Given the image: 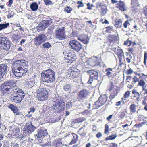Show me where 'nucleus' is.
<instances>
[{
    "mask_svg": "<svg viewBox=\"0 0 147 147\" xmlns=\"http://www.w3.org/2000/svg\"><path fill=\"white\" fill-rule=\"evenodd\" d=\"M9 24L7 23L5 24H0V31L7 28L9 26Z\"/></svg>",
    "mask_w": 147,
    "mask_h": 147,
    "instance_id": "79ce46f5",
    "label": "nucleus"
},
{
    "mask_svg": "<svg viewBox=\"0 0 147 147\" xmlns=\"http://www.w3.org/2000/svg\"><path fill=\"white\" fill-rule=\"evenodd\" d=\"M102 106V105L98 100L95 102L93 105V107L94 109H98L100 107Z\"/></svg>",
    "mask_w": 147,
    "mask_h": 147,
    "instance_id": "a19ab883",
    "label": "nucleus"
},
{
    "mask_svg": "<svg viewBox=\"0 0 147 147\" xmlns=\"http://www.w3.org/2000/svg\"><path fill=\"white\" fill-rule=\"evenodd\" d=\"M125 113L124 112H122L119 113V118L120 119H122L125 117Z\"/></svg>",
    "mask_w": 147,
    "mask_h": 147,
    "instance_id": "69168bd1",
    "label": "nucleus"
},
{
    "mask_svg": "<svg viewBox=\"0 0 147 147\" xmlns=\"http://www.w3.org/2000/svg\"><path fill=\"white\" fill-rule=\"evenodd\" d=\"M15 88H16V87H15ZM14 89L15 90H14L13 92L14 95H18L24 97V93L22 89H17L16 88Z\"/></svg>",
    "mask_w": 147,
    "mask_h": 147,
    "instance_id": "cd10ccee",
    "label": "nucleus"
},
{
    "mask_svg": "<svg viewBox=\"0 0 147 147\" xmlns=\"http://www.w3.org/2000/svg\"><path fill=\"white\" fill-rule=\"evenodd\" d=\"M35 84L34 81L32 80L27 81L25 82V85L26 87L28 88H31Z\"/></svg>",
    "mask_w": 147,
    "mask_h": 147,
    "instance_id": "2f4dec72",
    "label": "nucleus"
},
{
    "mask_svg": "<svg viewBox=\"0 0 147 147\" xmlns=\"http://www.w3.org/2000/svg\"><path fill=\"white\" fill-rule=\"evenodd\" d=\"M87 131L83 127L80 128L78 131V134L82 137H85Z\"/></svg>",
    "mask_w": 147,
    "mask_h": 147,
    "instance_id": "473e14b6",
    "label": "nucleus"
},
{
    "mask_svg": "<svg viewBox=\"0 0 147 147\" xmlns=\"http://www.w3.org/2000/svg\"><path fill=\"white\" fill-rule=\"evenodd\" d=\"M118 89H114L111 92L109 96V98L111 101L114 99L118 94Z\"/></svg>",
    "mask_w": 147,
    "mask_h": 147,
    "instance_id": "c756f323",
    "label": "nucleus"
},
{
    "mask_svg": "<svg viewBox=\"0 0 147 147\" xmlns=\"http://www.w3.org/2000/svg\"><path fill=\"white\" fill-rule=\"evenodd\" d=\"M8 107L13 111L14 114L17 115L19 114L18 109L16 106H14L12 104H10L8 105Z\"/></svg>",
    "mask_w": 147,
    "mask_h": 147,
    "instance_id": "bb28decb",
    "label": "nucleus"
},
{
    "mask_svg": "<svg viewBox=\"0 0 147 147\" xmlns=\"http://www.w3.org/2000/svg\"><path fill=\"white\" fill-rule=\"evenodd\" d=\"M52 23L51 19L43 20L37 27V29L38 31H42Z\"/></svg>",
    "mask_w": 147,
    "mask_h": 147,
    "instance_id": "9b49d317",
    "label": "nucleus"
},
{
    "mask_svg": "<svg viewBox=\"0 0 147 147\" xmlns=\"http://www.w3.org/2000/svg\"><path fill=\"white\" fill-rule=\"evenodd\" d=\"M129 97V91L128 90L126 92L124 95V97L121 98L122 100L124 101V100H126V98Z\"/></svg>",
    "mask_w": 147,
    "mask_h": 147,
    "instance_id": "6e6d98bb",
    "label": "nucleus"
},
{
    "mask_svg": "<svg viewBox=\"0 0 147 147\" xmlns=\"http://www.w3.org/2000/svg\"><path fill=\"white\" fill-rule=\"evenodd\" d=\"M112 69L110 68H109L106 69L105 72H106V75L108 76H110L112 74L111 71H112Z\"/></svg>",
    "mask_w": 147,
    "mask_h": 147,
    "instance_id": "de8ad7c7",
    "label": "nucleus"
},
{
    "mask_svg": "<svg viewBox=\"0 0 147 147\" xmlns=\"http://www.w3.org/2000/svg\"><path fill=\"white\" fill-rule=\"evenodd\" d=\"M115 22L114 24V26L115 27L120 28L122 25V21L121 19L117 20L116 19Z\"/></svg>",
    "mask_w": 147,
    "mask_h": 147,
    "instance_id": "e433bc0d",
    "label": "nucleus"
},
{
    "mask_svg": "<svg viewBox=\"0 0 147 147\" xmlns=\"http://www.w3.org/2000/svg\"><path fill=\"white\" fill-rule=\"evenodd\" d=\"M116 53L118 55V58L119 59V66L121 67L122 65L123 64V63L121 62L122 58L123 57V51L122 49H118L116 51Z\"/></svg>",
    "mask_w": 147,
    "mask_h": 147,
    "instance_id": "5701e85b",
    "label": "nucleus"
},
{
    "mask_svg": "<svg viewBox=\"0 0 147 147\" xmlns=\"http://www.w3.org/2000/svg\"><path fill=\"white\" fill-rule=\"evenodd\" d=\"M64 54V58L68 61H67V63H71L73 61L76 59V53L73 51L69 52L67 53L66 51L63 52Z\"/></svg>",
    "mask_w": 147,
    "mask_h": 147,
    "instance_id": "6e6552de",
    "label": "nucleus"
},
{
    "mask_svg": "<svg viewBox=\"0 0 147 147\" xmlns=\"http://www.w3.org/2000/svg\"><path fill=\"white\" fill-rule=\"evenodd\" d=\"M47 38L44 34L38 35L34 38V43L36 46H39L46 41Z\"/></svg>",
    "mask_w": 147,
    "mask_h": 147,
    "instance_id": "ddd939ff",
    "label": "nucleus"
},
{
    "mask_svg": "<svg viewBox=\"0 0 147 147\" xmlns=\"http://www.w3.org/2000/svg\"><path fill=\"white\" fill-rule=\"evenodd\" d=\"M28 71V69H12L13 74L16 77L20 78L23 75L26 73Z\"/></svg>",
    "mask_w": 147,
    "mask_h": 147,
    "instance_id": "dca6fc26",
    "label": "nucleus"
},
{
    "mask_svg": "<svg viewBox=\"0 0 147 147\" xmlns=\"http://www.w3.org/2000/svg\"><path fill=\"white\" fill-rule=\"evenodd\" d=\"M24 98V97L14 95V96L12 98V100L16 103H19Z\"/></svg>",
    "mask_w": 147,
    "mask_h": 147,
    "instance_id": "b1692460",
    "label": "nucleus"
},
{
    "mask_svg": "<svg viewBox=\"0 0 147 147\" xmlns=\"http://www.w3.org/2000/svg\"><path fill=\"white\" fill-rule=\"evenodd\" d=\"M87 73L90 76L89 80L87 82L88 84H91L93 80H97L98 74L97 71L92 69L88 71Z\"/></svg>",
    "mask_w": 147,
    "mask_h": 147,
    "instance_id": "9d476101",
    "label": "nucleus"
},
{
    "mask_svg": "<svg viewBox=\"0 0 147 147\" xmlns=\"http://www.w3.org/2000/svg\"><path fill=\"white\" fill-rule=\"evenodd\" d=\"M73 10V8L70 6H67L65 7L64 9V11L67 13H70Z\"/></svg>",
    "mask_w": 147,
    "mask_h": 147,
    "instance_id": "a18cd8bd",
    "label": "nucleus"
},
{
    "mask_svg": "<svg viewBox=\"0 0 147 147\" xmlns=\"http://www.w3.org/2000/svg\"><path fill=\"white\" fill-rule=\"evenodd\" d=\"M115 86L112 82H111L107 86V91H111L114 88Z\"/></svg>",
    "mask_w": 147,
    "mask_h": 147,
    "instance_id": "58836bf2",
    "label": "nucleus"
},
{
    "mask_svg": "<svg viewBox=\"0 0 147 147\" xmlns=\"http://www.w3.org/2000/svg\"><path fill=\"white\" fill-rule=\"evenodd\" d=\"M88 63L89 65L94 67L100 65V63L97 61V58H89L88 61Z\"/></svg>",
    "mask_w": 147,
    "mask_h": 147,
    "instance_id": "6ab92c4d",
    "label": "nucleus"
},
{
    "mask_svg": "<svg viewBox=\"0 0 147 147\" xmlns=\"http://www.w3.org/2000/svg\"><path fill=\"white\" fill-rule=\"evenodd\" d=\"M115 7L118 9L119 10L122 11H125L126 9L124 2L120 0L118 3L116 4Z\"/></svg>",
    "mask_w": 147,
    "mask_h": 147,
    "instance_id": "412c9836",
    "label": "nucleus"
},
{
    "mask_svg": "<svg viewBox=\"0 0 147 147\" xmlns=\"http://www.w3.org/2000/svg\"><path fill=\"white\" fill-rule=\"evenodd\" d=\"M119 40V38L118 34H109L107 38V42L110 45H113Z\"/></svg>",
    "mask_w": 147,
    "mask_h": 147,
    "instance_id": "2eb2a0df",
    "label": "nucleus"
},
{
    "mask_svg": "<svg viewBox=\"0 0 147 147\" xmlns=\"http://www.w3.org/2000/svg\"><path fill=\"white\" fill-rule=\"evenodd\" d=\"M62 146V144L61 143L55 141L52 142V146H54V147H61Z\"/></svg>",
    "mask_w": 147,
    "mask_h": 147,
    "instance_id": "37998d69",
    "label": "nucleus"
},
{
    "mask_svg": "<svg viewBox=\"0 0 147 147\" xmlns=\"http://www.w3.org/2000/svg\"><path fill=\"white\" fill-rule=\"evenodd\" d=\"M48 96V92L45 88H40L36 91V98L38 101L46 100Z\"/></svg>",
    "mask_w": 147,
    "mask_h": 147,
    "instance_id": "20e7f679",
    "label": "nucleus"
},
{
    "mask_svg": "<svg viewBox=\"0 0 147 147\" xmlns=\"http://www.w3.org/2000/svg\"><path fill=\"white\" fill-rule=\"evenodd\" d=\"M35 110V109L34 107H32L29 109V110L28 111V114H30L31 113H33Z\"/></svg>",
    "mask_w": 147,
    "mask_h": 147,
    "instance_id": "338daca9",
    "label": "nucleus"
},
{
    "mask_svg": "<svg viewBox=\"0 0 147 147\" xmlns=\"http://www.w3.org/2000/svg\"><path fill=\"white\" fill-rule=\"evenodd\" d=\"M89 94V91L86 89H83L79 91L77 94V100L81 102L86 99Z\"/></svg>",
    "mask_w": 147,
    "mask_h": 147,
    "instance_id": "1a4fd4ad",
    "label": "nucleus"
},
{
    "mask_svg": "<svg viewBox=\"0 0 147 147\" xmlns=\"http://www.w3.org/2000/svg\"><path fill=\"white\" fill-rule=\"evenodd\" d=\"M48 134L47 130L40 129L39 130L36 136L38 138H41L42 137H44Z\"/></svg>",
    "mask_w": 147,
    "mask_h": 147,
    "instance_id": "393cba45",
    "label": "nucleus"
},
{
    "mask_svg": "<svg viewBox=\"0 0 147 147\" xmlns=\"http://www.w3.org/2000/svg\"><path fill=\"white\" fill-rule=\"evenodd\" d=\"M142 12L145 16L147 17V6H146L143 8Z\"/></svg>",
    "mask_w": 147,
    "mask_h": 147,
    "instance_id": "e2e57ef3",
    "label": "nucleus"
},
{
    "mask_svg": "<svg viewBox=\"0 0 147 147\" xmlns=\"http://www.w3.org/2000/svg\"><path fill=\"white\" fill-rule=\"evenodd\" d=\"M138 120L140 121H144L145 119V117L143 115H139L138 116Z\"/></svg>",
    "mask_w": 147,
    "mask_h": 147,
    "instance_id": "052dcab7",
    "label": "nucleus"
},
{
    "mask_svg": "<svg viewBox=\"0 0 147 147\" xmlns=\"http://www.w3.org/2000/svg\"><path fill=\"white\" fill-rule=\"evenodd\" d=\"M106 32L107 33H111L113 31V27L112 26H109L106 27Z\"/></svg>",
    "mask_w": 147,
    "mask_h": 147,
    "instance_id": "603ef678",
    "label": "nucleus"
},
{
    "mask_svg": "<svg viewBox=\"0 0 147 147\" xmlns=\"http://www.w3.org/2000/svg\"><path fill=\"white\" fill-rule=\"evenodd\" d=\"M45 4L46 5H49L53 4L54 3H52L50 0H43Z\"/></svg>",
    "mask_w": 147,
    "mask_h": 147,
    "instance_id": "4d7b16f0",
    "label": "nucleus"
},
{
    "mask_svg": "<svg viewBox=\"0 0 147 147\" xmlns=\"http://www.w3.org/2000/svg\"><path fill=\"white\" fill-rule=\"evenodd\" d=\"M131 4V8L134 11L139 6V3L137 0H132Z\"/></svg>",
    "mask_w": 147,
    "mask_h": 147,
    "instance_id": "c85d7f7f",
    "label": "nucleus"
},
{
    "mask_svg": "<svg viewBox=\"0 0 147 147\" xmlns=\"http://www.w3.org/2000/svg\"><path fill=\"white\" fill-rule=\"evenodd\" d=\"M140 78H141V80H142L143 81H147V75H145L143 74L141 76H140Z\"/></svg>",
    "mask_w": 147,
    "mask_h": 147,
    "instance_id": "13d9d810",
    "label": "nucleus"
},
{
    "mask_svg": "<svg viewBox=\"0 0 147 147\" xmlns=\"http://www.w3.org/2000/svg\"><path fill=\"white\" fill-rule=\"evenodd\" d=\"M11 47V42L6 37H0V48L8 51Z\"/></svg>",
    "mask_w": 147,
    "mask_h": 147,
    "instance_id": "423d86ee",
    "label": "nucleus"
},
{
    "mask_svg": "<svg viewBox=\"0 0 147 147\" xmlns=\"http://www.w3.org/2000/svg\"><path fill=\"white\" fill-rule=\"evenodd\" d=\"M139 81L138 79L136 77V75L129 76V86L130 88L134 86V85Z\"/></svg>",
    "mask_w": 147,
    "mask_h": 147,
    "instance_id": "a211bd4d",
    "label": "nucleus"
},
{
    "mask_svg": "<svg viewBox=\"0 0 147 147\" xmlns=\"http://www.w3.org/2000/svg\"><path fill=\"white\" fill-rule=\"evenodd\" d=\"M15 87H16V82L13 80H9L4 82L1 84L0 90L1 93L4 95L9 92L11 89H14Z\"/></svg>",
    "mask_w": 147,
    "mask_h": 147,
    "instance_id": "f03ea898",
    "label": "nucleus"
},
{
    "mask_svg": "<svg viewBox=\"0 0 147 147\" xmlns=\"http://www.w3.org/2000/svg\"><path fill=\"white\" fill-rule=\"evenodd\" d=\"M145 82L142 80H140L138 83V86H142V88L144 87V86L145 84Z\"/></svg>",
    "mask_w": 147,
    "mask_h": 147,
    "instance_id": "5fc2aeb1",
    "label": "nucleus"
},
{
    "mask_svg": "<svg viewBox=\"0 0 147 147\" xmlns=\"http://www.w3.org/2000/svg\"><path fill=\"white\" fill-rule=\"evenodd\" d=\"M138 75V76L140 75V74L135 72L133 73L132 71V70L131 69H129V76L132 75Z\"/></svg>",
    "mask_w": 147,
    "mask_h": 147,
    "instance_id": "0e129e2a",
    "label": "nucleus"
},
{
    "mask_svg": "<svg viewBox=\"0 0 147 147\" xmlns=\"http://www.w3.org/2000/svg\"><path fill=\"white\" fill-rule=\"evenodd\" d=\"M72 106V103L70 101L68 102L66 104V107L67 109H70Z\"/></svg>",
    "mask_w": 147,
    "mask_h": 147,
    "instance_id": "bf43d9fd",
    "label": "nucleus"
},
{
    "mask_svg": "<svg viewBox=\"0 0 147 147\" xmlns=\"http://www.w3.org/2000/svg\"><path fill=\"white\" fill-rule=\"evenodd\" d=\"M69 44L71 48L77 52H79L82 47V45L78 41L75 40H71Z\"/></svg>",
    "mask_w": 147,
    "mask_h": 147,
    "instance_id": "4468645a",
    "label": "nucleus"
},
{
    "mask_svg": "<svg viewBox=\"0 0 147 147\" xmlns=\"http://www.w3.org/2000/svg\"><path fill=\"white\" fill-rule=\"evenodd\" d=\"M19 36L18 34H13L11 36V38L13 41H17L19 39Z\"/></svg>",
    "mask_w": 147,
    "mask_h": 147,
    "instance_id": "49530a36",
    "label": "nucleus"
},
{
    "mask_svg": "<svg viewBox=\"0 0 147 147\" xmlns=\"http://www.w3.org/2000/svg\"><path fill=\"white\" fill-rule=\"evenodd\" d=\"M35 129V127L32 125H30L27 127L25 129V131L27 134H30L34 131Z\"/></svg>",
    "mask_w": 147,
    "mask_h": 147,
    "instance_id": "7c9ffc66",
    "label": "nucleus"
},
{
    "mask_svg": "<svg viewBox=\"0 0 147 147\" xmlns=\"http://www.w3.org/2000/svg\"><path fill=\"white\" fill-rule=\"evenodd\" d=\"M107 6L105 5H102L100 9V15L104 16L107 13Z\"/></svg>",
    "mask_w": 147,
    "mask_h": 147,
    "instance_id": "72a5a7b5",
    "label": "nucleus"
},
{
    "mask_svg": "<svg viewBox=\"0 0 147 147\" xmlns=\"http://www.w3.org/2000/svg\"><path fill=\"white\" fill-rule=\"evenodd\" d=\"M140 94L138 92L137 90L135 89H133L132 90L131 93L129 92V96H130L131 98L132 99H134L136 98L137 100H138V99L139 98V97H137V96H140Z\"/></svg>",
    "mask_w": 147,
    "mask_h": 147,
    "instance_id": "4be33fe9",
    "label": "nucleus"
},
{
    "mask_svg": "<svg viewBox=\"0 0 147 147\" xmlns=\"http://www.w3.org/2000/svg\"><path fill=\"white\" fill-rule=\"evenodd\" d=\"M136 105L135 104H132L130 106V114H132L133 113L136 112Z\"/></svg>",
    "mask_w": 147,
    "mask_h": 147,
    "instance_id": "ea45409f",
    "label": "nucleus"
},
{
    "mask_svg": "<svg viewBox=\"0 0 147 147\" xmlns=\"http://www.w3.org/2000/svg\"><path fill=\"white\" fill-rule=\"evenodd\" d=\"M86 120V118L84 117H80L78 118L74 119L73 122L75 123H80L83 122Z\"/></svg>",
    "mask_w": 147,
    "mask_h": 147,
    "instance_id": "c9c22d12",
    "label": "nucleus"
},
{
    "mask_svg": "<svg viewBox=\"0 0 147 147\" xmlns=\"http://www.w3.org/2000/svg\"><path fill=\"white\" fill-rule=\"evenodd\" d=\"M142 103L143 105H147V96L144 97Z\"/></svg>",
    "mask_w": 147,
    "mask_h": 147,
    "instance_id": "774afa93",
    "label": "nucleus"
},
{
    "mask_svg": "<svg viewBox=\"0 0 147 147\" xmlns=\"http://www.w3.org/2000/svg\"><path fill=\"white\" fill-rule=\"evenodd\" d=\"M55 36L56 38L60 40H62L65 38V30L64 27L60 28L56 30Z\"/></svg>",
    "mask_w": 147,
    "mask_h": 147,
    "instance_id": "f8f14e48",
    "label": "nucleus"
},
{
    "mask_svg": "<svg viewBox=\"0 0 147 147\" xmlns=\"http://www.w3.org/2000/svg\"><path fill=\"white\" fill-rule=\"evenodd\" d=\"M7 67V66L6 64H3L0 65V80L6 73Z\"/></svg>",
    "mask_w": 147,
    "mask_h": 147,
    "instance_id": "f3484780",
    "label": "nucleus"
},
{
    "mask_svg": "<svg viewBox=\"0 0 147 147\" xmlns=\"http://www.w3.org/2000/svg\"><path fill=\"white\" fill-rule=\"evenodd\" d=\"M104 133L106 134H109V126L107 124L105 125Z\"/></svg>",
    "mask_w": 147,
    "mask_h": 147,
    "instance_id": "680f3d73",
    "label": "nucleus"
},
{
    "mask_svg": "<svg viewBox=\"0 0 147 147\" xmlns=\"http://www.w3.org/2000/svg\"><path fill=\"white\" fill-rule=\"evenodd\" d=\"M80 71L75 67H69L67 71V76L71 80H73L78 76Z\"/></svg>",
    "mask_w": 147,
    "mask_h": 147,
    "instance_id": "0eeeda50",
    "label": "nucleus"
},
{
    "mask_svg": "<svg viewBox=\"0 0 147 147\" xmlns=\"http://www.w3.org/2000/svg\"><path fill=\"white\" fill-rule=\"evenodd\" d=\"M43 48L48 49L51 47V45L48 42H46L43 43L42 45Z\"/></svg>",
    "mask_w": 147,
    "mask_h": 147,
    "instance_id": "09e8293b",
    "label": "nucleus"
},
{
    "mask_svg": "<svg viewBox=\"0 0 147 147\" xmlns=\"http://www.w3.org/2000/svg\"><path fill=\"white\" fill-rule=\"evenodd\" d=\"M144 63L147 67V53L145 52L144 54Z\"/></svg>",
    "mask_w": 147,
    "mask_h": 147,
    "instance_id": "8fccbe9b",
    "label": "nucleus"
},
{
    "mask_svg": "<svg viewBox=\"0 0 147 147\" xmlns=\"http://www.w3.org/2000/svg\"><path fill=\"white\" fill-rule=\"evenodd\" d=\"M30 7L32 11H34L38 9V5L36 2H33L30 5Z\"/></svg>",
    "mask_w": 147,
    "mask_h": 147,
    "instance_id": "f704fd0d",
    "label": "nucleus"
},
{
    "mask_svg": "<svg viewBox=\"0 0 147 147\" xmlns=\"http://www.w3.org/2000/svg\"><path fill=\"white\" fill-rule=\"evenodd\" d=\"M72 138L71 142L69 144V145H72L75 144L78 140V136L77 134L75 133H73L67 135Z\"/></svg>",
    "mask_w": 147,
    "mask_h": 147,
    "instance_id": "aec40b11",
    "label": "nucleus"
},
{
    "mask_svg": "<svg viewBox=\"0 0 147 147\" xmlns=\"http://www.w3.org/2000/svg\"><path fill=\"white\" fill-rule=\"evenodd\" d=\"M63 89L65 91H67L71 89V86L69 84H67L63 86Z\"/></svg>",
    "mask_w": 147,
    "mask_h": 147,
    "instance_id": "864d4df0",
    "label": "nucleus"
},
{
    "mask_svg": "<svg viewBox=\"0 0 147 147\" xmlns=\"http://www.w3.org/2000/svg\"><path fill=\"white\" fill-rule=\"evenodd\" d=\"M27 62L24 60H17L12 64V69H28Z\"/></svg>",
    "mask_w": 147,
    "mask_h": 147,
    "instance_id": "39448f33",
    "label": "nucleus"
},
{
    "mask_svg": "<svg viewBox=\"0 0 147 147\" xmlns=\"http://www.w3.org/2000/svg\"><path fill=\"white\" fill-rule=\"evenodd\" d=\"M117 137L116 134H113L110 135L109 136L107 137L105 139L106 140H113L115 139Z\"/></svg>",
    "mask_w": 147,
    "mask_h": 147,
    "instance_id": "c03bdc74",
    "label": "nucleus"
},
{
    "mask_svg": "<svg viewBox=\"0 0 147 147\" xmlns=\"http://www.w3.org/2000/svg\"><path fill=\"white\" fill-rule=\"evenodd\" d=\"M65 107V102L60 97H55L52 103V107L53 110L57 112L63 111Z\"/></svg>",
    "mask_w": 147,
    "mask_h": 147,
    "instance_id": "7ed1b4c3",
    "label": "nucleus"
},
{
    "mask_svg": "<svg viewBox=\"0 0 147 147\" xmlns=\"http://www.w3.org/2000/svg\"><path fill=\"white\" fill-rule=\"evenodd\" d=\"M55 72L51 69L44 70L41 74V80L44 82L52 83L55 80Z\"/></svg>",
    "mask_w": 147,
    "mask_h": 147,
    "instance_id": "f257e3e1",
    "label": "nucleus"
},
{
    "mask_svg": "<svg viewBox=\"0 0 147 147\" xmlns=\"http://www.w3.org/2000/svg\"><path fill=\"white\" fill-rule=\"evenodd\" d=\"M108 98L106 94L101 95L99 98L98 100L103 105L107 102Z\"/></svg>",
    "mask_w": 147,
    "mask_h": 147,
    "instance_id": "a878e982",
    "label": "nucleus"
},
{
    "mask_svg": "<svg viewBox=\"0 0 147 147\" xmlns=\"http://www.w3.org/2000/svg\"><path fill=\"white\" fill-rule=\"evenodd\" d=\"M78 5L77 6V8H79L80 7H82L84 6V4L82 2L80 1H78L76 3Z\"/></svg>",
    "mask_w": 147,
    "mask_h": 147,
    "instance_id": "3c124183",
    "label": "nucleus"
},
{
    "mask_svg": "<svg viewBox=\"0 0 147 147\" xmlns=\"http://www.w3.org/2000/svg\"><path fill=\"white\" fill-rule=\"evenodd\" d=\"M52 142H47L46 143L44 144L43 142H40L39 145L42 147H46L48 146L49 147H52Z\"/></svg>",
    "mask_w": 147,
    "mask_h": 147,
    "instance_id": "4c0bfd02",
    "label": "nucleus"
}]
</instances>
